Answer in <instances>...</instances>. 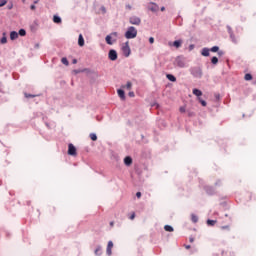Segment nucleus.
I'll list each match as a JSON object with an SVG mask.
<instances>
[{
  "instance_id": "20",
  "label": "nucleus",
  "mask_w": 256,
  "mask_h": 256,
  "mask_svg": "<svg viewBox=\"0 0 256 256\" xmlns=\"http://www.w3.org/2000/svg\"><path fill=\"white\" fill-rule=\"evenodd\" d=\"M166 78L168 79V81H171L172 83H175V81H177V78L173 74H167Z\"/></svg>"
},
{
  "instance_id": "52",
  "label": "nucleus",
  "mask_w": 256,
  "mask_h": 256,
  "mask_svg": "<svg viewBox=\"0 0 256 256\" xmlns=\"http://www.w3.org/2000/svg\"><path fill=\"white\" fill-rule=\"evenodd\" d=\"M160 11H165V6H162V7L160 8Z\"/></svg>"
},
{
  "instance_id": "11",
  "label": "nucleus",
  "mask_w": 256,
  "mask_h": 256,
  "mask_svg": "<svg viewBox=\"0 0 256 256\" xmlns=\"http://www.w3.org/2000/svg\"><path fill=\"white\" fill-rule=\"evenodd\" d=\"M204 190L206 191L207 195H215V188H213V186H205Z\"/></svg>"
},
{
  "instance_id": "32",
  "label": "nucleus",
  "mask_w": 256,
  "mask_h": 256,
  "mask_svg": "<svg viewBox=\"0 0 256 256\" xmlns=\"http://www.w3.org/2000/svg\"><path fill=\"white\" fill-rule=\"evenodd\" d=\"M61 63H63V65H69V60H67V58H65V57H63L62 59H61Z\"/></svg>"
},
{
  "instance_id": "42",
  "label": "nucleus",
  "mask_w": 256,
  "mask_h": 256,
  "mask_svg": "<svg viewBox=\"0 0 256 256\" xmlns=\"http://www.w3.org/2000/svg\"><path fill=\"white\" fill-rule=\"evenodd\" d=\"M30 9H31L32 11H35V9H36L35 4H32V5L30 6Z\"/></svg>"
},
{
  "instance_id": "10",
  "label": "nucleus",
  "mask_w": 256,
  "mask_h": 256,
  "mask_svg": "<svg viewBox=\"0 0 256 256\" xmlns=\"http://www.w3.org/2000/svg\"><path fill=\"white\" fill-rule=\"evenodd\" d=\"M124 164L126 167H131V165H133V158H131V156H126L124 158Z\"/></svg>"
},
{
  "instance_id": "27",
  "label": "nucleus",
  "mask_w": 256,
  "mask_h": 256,
  "mask_svg": "<svg viewBox=\"0 0 256 256\" xmlns=\"http://www.w3.org/2000/svg\"><path fill=\"white\" fill-rule=\"evenodd\" d=\"M215 223H217L216 220H211V219L207 220V225H209L210 227H213L215 225Z\"/></svg>"
},
{
  "instance_id": "34",
  "label": "nucleus",
  "mask_w": 256,
  "mask_h": 256,
  "mask_svg": "<svg viewBox=\"0 0 256 256\" xmlns=\"http://www.w3.org/2000/svg\"><path fill=\"white\" fill-rule=\"evenodd\" d=\"M90 139H92L93 141H97V134L90 133Z\"/></svg>"
},
{
  "instance_id": "56",
  "label": "nucleus",
  "mask_w": 256,
  "mask_h": 256,
  "mask_svg": "<svg viewBox=\"0 0 256 256\" xmlns=\"http://www.w3.org/2000/svg\"><path fill=\"white\" fill-rule=\"evenodd\" d=\"M111 227H113V222H110Z\"/></svg>"
},
{
  "instance_id": "25",
  "label": "nucleus",
  "mask_w": 256,
  "mask_h": 256,
  "mask_svg": "<svg viewBox=\"0 0 256 256\" xmlns=\"http://www.w3.org/2000/svg\"><path fill=\"white\" fill-rule=\"evenodd\" d=\"M164 230L168 231L169 233H173L174 229L172 228L171 225H165L164 226Z\"/></svg>"
},
{
  "instance_id": "1",
  "label": "nucleus",
  "mask_w": 256,
  "mask_h": 256,
  "mask_svg": "<svg viewBox=\"0 0 256 256\" xmlns=\"http://www.w3.org/2000/svg\"><path fill=\"white\" fill-rule=\"evenodd\" d=\"M174 66L179 69H185L187 67V58L185 56H177L174 60Z\"/></svg>"
},
{
  "instance_id": "39",
  "label": "nucleus",
  "mask_w": 256,
  "mask_h": 256,
  "mask_svg": "<svg viewBox=\"0 0 256 256\" xmlns=\"http://www.w3.org/2000/svg\"><path fill=\"white\" fill-rule=\"evenodd\" d=\"M195 49V45L194 44H190L189 45V51H193Z\"/></svg>"
},
{
  "instance_id": "7",
  "label": "nucleus",
  "mask_w": 256,
  "mask_h": 256,
  "mask_svg": "<svg viewBox=\"0 0 256 256\" xmlns=\"http://www.w3.org/2000/svg\"><path fill=\"white\" fill-rule=\"evenodd\" d=\"M148 9L149 11H152V13H157V11H159V5L155 2H150Z\"/></svg>"
},
{
  "instance_id": "6",
  "label": "nucleus",
  "mask_w": 256,
  "mask_h": 256,
  "mask_svg": "<svg viewBox=\"0 0 256 256\" xmlns=\"http://www.w3.org/2000/svg\"><path fill=\"white\" fill-rule=\"evenodd\" d=\"M129 24L130 25H141V18L138 16H131L129 18Z\"/></svg>"
},
{
  "instance_id": "47",
  "label": "nucleus",
  "mask_w": 256,
  "mask_h": 256,
  "mask_svg": "<svg viewBox=\"0 0 256 256\" xmlns=\"http://www.w3.org/2000/svg\"><path fill=\"white\" fill-rule=\"evenodd\" d=\"M136 197L139 199L141 197V192H137Z\"/></svg>"
},
{
  "instance_id": "4",
  "label": "nucleus",
  "mask_w": 256,
  "mask_h": 256,
  "mask_svg": "<svg viewBox=\"0 0 256 256\" xmlns=\"http://www.w3.org/2000/svg\"><path fill=\"white\" fill-rule=\"evenodd\" d=\"M119 34L117 32H112L106 36L105 41L107 45H113V43H117V37Z\"/></svg>"
},
{
  "instance_id": "44",
  "label": "nucleus",
  "mask_w": 256,
  "mask_h": 256,
  "mask_svg": "<svg viewBox=\"0 0 256 256\" xmlns=\"http://www.w3.org/2000/svg\"><path fill=\"white\" fill-rule=\"evenodd\" d=\"M221 229H222V230H225V229H228V230H229V225L221 226Z\"/></svg>"
},
{
  "instance_id": "3",
  "label": "nucleus",
  "mask_w": 256,
  "mask_h": 256,
  "mask_svg": "<svg viewBox=\"0 0 256 256\" xmlns=\"http://www.w3.org/2000/svg\"><path fill=\"white\" fill-rule=\"evenodd\" d=\"M126 39H135L137 37V28L134 26L128 27L127 31L125 32Z\"/></svg>"
},
{
  "instance_id": "21",
  "label": "nucleus",
  "mask_w": 256,
  "mask_h": 256,
  "mask_svg": "<svg viewBox=\"0 0 256 256\" xmlns=\"http://www.w3.org/2000/svg\"><path fill=\"white\" fill-rule=\"evenodd\" d=\"M132 87L133 83H131V81H128L125 86H122V89H127L128 91H131Z\"/></svg>"
},
{
  "instance_id": "16",
  "label": "nucleus",
  "mask_w": 256,
  "mask_h": 256,
  "mask_svg": "<svg viewBox=\"0 0 256 256\" xmlns=\"http://www.w3.org/2000/svg\"><path fill=\"white\" fill-rule=\"evenodd\" d=\"M117 94L122 99V101H125V90L124 89H118Z\"/></svg>"
},
{
  "instance_id": "49",
  "label": "nucleus",
  "mask_w": 256,
  "mask_h": 256,
  "mask_svg": "<svg viewBox=\"0 0 256 256\" xmlns=\"http://www.w3.org/2000/svg\"><path fill=\"white\" fill-rule=\"evenodd\" d=\"M190 243H193V241H195V238L194 237H190Z\"/></svg>"
},
{
  "instance_id": "54",
  "label": "nucleus",
  "mask_w": 256,
  "mask_h": 256,
  "mask_svg": "<svg viewBox=\"0 0 256 256\" xmlns=\"http://www.w3.org/2000/svg\"><path fill=\"white\" fill-rule=\"evenodd\" d=\"M37 3H39V0L34 1V4H35V5H37Z\"/></svg>"
},
{
  "instance_id": "31",
  "label": "nucleus",
  "mask_w": 256,
  "mask_h": 256,
  "mask_svg": "<svg viewBox=\"0 0 256 256\" xmlns=\"http://www.w3.org/2000/svg\"><path fill=\"white\" fill-rule=\"evenodd\" d=\"M226 29H227V32H228L229 35L233 34V28H231V26L227 25Z\"/></svg>"
},
{
  "instance_id": "36",
  "label": "nucleus",
  "mask_w": 256,
  "mask_h": 256,
  "mask_svg": "<svg viewBox=\"0 0 256 256\" xmlns=\"http://www.w3.org/2000/svg\"><path fill=\"white\" fill-rule=\"evenodd\" d=\"M7 5V0H0V7H5Z\"/></svg>"
},
{
  "instance_id": "55",
  "label": "nucleus",
  "mask_w": 256,
  "mask_h": 256,
  "mask_svg": "<svg viewBox=\"0 0 256 256\" xmlns=\"http://www.w3.org/2000/svg\"><path fill=\"white\" fill-rule=\"evenodd\" d=\"M102 11H104V13H105V7H102Z\"/></svg>"
},
{
  "instance_id": "5",
  "label": "nucleus",
  "mask_w": 256,
  "mask_h": 256,
  "mask_svg": "<svg viewBox=\"0 0 256 256\" xmlns=\"http://www.w3.org/2000/svg\"><path fill=\"white\" fill-rule=\"evenodd\" d=\"M122 52L124 57H129V55H131V48L129 47V42L123 44Z\"/></svg>"
},
{
  "instance_id": "18",
  "label": "nucleus",
  "mask_w": 256,
  "mask_h": 256,
  "mask_svg": "<svg viewBox=\"0 0 256 256\" xmlns=\"http://www.w3.org/2000/svg\"><path fill=\"white\" fill-rule=\"evenodd\" d=\"M53 22L56 23L57 25H60V23H62L61 16H59V15H54V16H53Z\"/></svg>"
},
{
  "instance_id": "13",
  "label": "nucleus",
  "mask_w": 256,
  "mask_h": 256,
  "mask_svg": "<svg viewBox=\"0 0 256 256\" xmlns=\"http://www.w3.org/2000/svg\"><path fill=\"white\" fill-rule=\"evenodd\" d=\"M210 52H211V50H210L209 48L205 47V48H203V49L201 50V55H202L203 57H209Z\"/></svg>"
},
{
  "instance_id": "17",
  "label": "nucleus",
  "mask_w": 256,
  "mask_h": 256,
  "mask_svg": "<svg viewBox=\"0 0 256 256\" xmlns=\"http://www.w3.org/2000/svg\"><path fill=\"white\" fill-rule=\"evenodd\" d=\"M94 253H95L96 256L103 255V248L101 246H97Z\"/></svg>"
},
{
  "instance_id": "19",
  "label": "nucleus",
  "mask_w": 256,
  "mask_h": 256,
  "mask_svg": "<svg viewBox=\"0 0 256 256\" xmlns=\"http://www.w3.org/2000/svg\"><path fill=\"white\" fill-rule=\"evenodd\" d=\"M181 45H183V40H175L173 42V47H176V49H179V47H181Z\"/></svg>"
},
{
  "instance_id": "41",
  "label": "nucleus",
  "mask_w": 256,
  "mask_h": 256,
  "mask_svg": "<svg viewBox=\"0 0 256 256\" xmlns=\"http://www.w3.org/2000/svg\"><path fill=\"white\" fill-rule=\"evenodd\" d=\"M128 95L129 97H135V92H129Z\"/></svg>"
},
{
  "instance_id": "9",
  "label": "nucleus",
  "mask_w": 256,
  "mask_h": 256,
  "mask_svg": "<svg viewBox=\"0 0 256 256\" xmlns=\"http://www.w3.org/2000/svg\"><path fill=\"white\" fill-rule=\"evenodd\" d=\"M68 155L75 156L77 155V148L73 144L68 145Z\"/></svg>"
},
{
  "instance_id": "37",
  "label": "nucleus",
  "mask_w": 256,
  "mask_h": 256,
  "mask_svg": "<svg viewBox=\"0 0 256 256\" xmlns=\"http://www.w3.org/2000/svg\"><path fill=\"white\" fill-rule=\"evenodd\" d=\"M217 53L219 57H223V55H225V52L223 50H218Z\"/></svg>"
},
{
  "instance_id": "15",
  "label": "nucleus",
  "mask_w": 256,
  "mask_h": 256,
  "mask_svg": "<svg viewBox=\"0 0 256 256\" xmlns=\"http://www.w3.org/2000/svg\"><path fill=\"white\" fill-rule=\"evenodd\" d=\"M19 38V33L17 31L10 32V39L11 41H15V39Z\"/></svg>"
},
{
  "instance_id": "28",
  "label": "nucleus",
  "mask_w": 256,
  "mask_h": 256,
  "mask_svg": "<svg viewBox=\"0 0 256 256\" xmlns=\"http://www.w3.org/2000/svg\"><path fill=\"white\" fill-rule=\"evenodd\" d=\"M245 81H251V79H253V75L251 74H245V77H244Z\"/></svg>"
},
{
  "instance_id": "26",
  "label": "nucleus",
  "mask_w": 256,
  "mask_h": 256,
  "mask_svg": "<svg viewBox=\"0 0 256 256\" xmlns=\"http://www.w3.org/2000/svg\"><path fill=\"white\" fill-rule=\"evenodd\" d=\"M191 221H192V223H197V221H199V217H197V215H195V214H192Z\"/></svg>"
},
{
  "instance_id": "53",
  "label": "nucleus",
  "mask_w": 256,
  "mask_h": 256,
  "mask_svg": "<svg viewBox=\"0 0 256 256\" xmlns=\"http://www.w3.org/2000/svg\"><path fill=\"white\" fill-rule=\"evenodd\" d=\"M185 248L186 249H191V245H186Z\"/></svg>"
},
{
  "instance_id": "23",
  "label": "nucleus",
  "mask_w": 256,
  "mask_h": 256,
  "mask_svg": "<svg viewBox=\"0 0 256 256\" xmlns=\"http://www.w3.org/2000/svg\"><path fill=\"white\" fill-rule=\"evenodd\" d=\"M18 35H20V37H25V35H27V31L22 28L18 31Z\"/></svg>"
},
{
  "instance_id": "8",
  "label": "nucleus",
  "mask_w": 256,
  "mask_h": 256,
  "mask_svg": "<svg viewBox=\"0 0 256 256\" xmlns=\"http://www.w3.org/2000/svg\"><path fill=\"white\" fill-rule=\"evenodd\" d=\"M108 58L110 59V61H117V51L111 49V50L108 52Z\"/></svg>"
},
{
  "instance_id": "50",
  "label": "nucleus",
  "mask_w": 256,
  "mask_h": 256,
  "mask_svg": "<svg viewBox=\"0 0 256 256\" xmlns=\"http://www.w3.org/2000/svg\"><path fill=\"white\" fill-rule=\"evenodd\" d=\"M73 65L77 64V59L72 60Z\"/></svg>"
},
{
  "instance_id": "48",
  "label": "nucleus",
  "mask_w": 256,
  "mask_h": 256,
  "mask_svg": "<svg viewBox=\"0 0 256 256\" xmlns=\"http://www.w3.org/2000/svg\"><path fill=\"white\" fill-rule=\"evenodd\" d=\"M130 219H131V220L135 219V213H133V214L130 216Z\"/></svg>"
},
{
  "instance_id": "40",
  "label": "nucleus",
  "mask_w": 256,
  "mask_h": 256,
  "mask_svg": "<svg viewBox=\"0 0 256 256\" xmlns=\"http://www.w3.org/2000/svg\"><path fill=\"white\" fill-rule=\"evenodd\" d=\"M149 43H151V44L155 43V38L150 37V38H149Z\"/></svg>"
},
{
  "instance_id": "12",
  "label": "nucleus",
  "mask_w": 256,
  "mask_h": 256,
  "mask_svg": "<svg viewBox=\"0 0 256 256\" xmlns=\"http://www.w3.org/2000/svg\"><path fill=\"white\" fill-rule=\"evenodd\" d=\"M113 249V241H109L108 242V245H107V248H106V254L108 255V256H111L112 255V250Z\"/></svg>"
},
{
  "instance_id": "46",
  "label": "nucleus",
  "mask_w": 256,
  "mask_h": 256,
  "mask_svg": "<svg viewBox=\"0 0 256 256\" xmlns=\"http://www.w3.org/2000/svg\"><path fill=\"white\" fill-rule=\"evenodd\" d=\"M7 8H8L9 10L13 9V4H9V5L7 6Z\"/></svg>"
},
{
  "instance_id": "58",
  "label": "nucleus",
  "mask_w": 256,
  "mask_h": 256,
  "mask_svg": "<svg viewBox=\"0 0 256 256\" xmlns=\"http://www.w3.org/2000/svg\"><path fill=\"white\" fill-rule=\"evenodd\" d=\"M46 125L49 127V124H48V123H46Z\"/></svg>"
},
{
  "instance_id": "35",
  "label": "nucleus",
  "mask_w": 256,
  "mask_h": 256,
  "mask_svg": "<svg viewBox=\"0 0 256 256\" xmlns=\"http://www.w3.org/2000/svg\"><path fill=\"white\" fill-rule=\"evenodd\" d=\"M199 102L201 103L202 107H207V102L201 98H199Z\"/></svg>"
},
{
  "instance_id": "45",
  "label": "nucleus",
  "mask_w": 256,
  "mask_h": 256,
  "mask_svg": "<svg viewBox=\"0 0 256 256\" xmlns=\"http://www.w3.org/2000/svg\"><path fill=\"white\" fill-rule=\"evenodd\" d=\"M180 113H185V107H180Z\"/></svg>"
},
{
  "instance_id": "24",
  "label": "nucleus",
  "mask_w": 256,
  "mask_h": 256,
  "mask_svg": "<svg viewBox=\"0 0 256 256\" xmlns=\"http://www.w3.org/2000/svg\"><path fill=\"white\" fill-rule=\"evenodd\" d=\"M211 63L212 65H217V63H219V58H217V56H213L211 58Z\"/></svg>"
},
{
  "instance_id": "2",
  "label": "nucleus",
  "mask_w": 256,
  "mask_h": 256,
  "mask_svg": "<svg viewBox=\"0 0 256 256\" xmlns=\"http://www.w3.org/2000/svg\"><path fill=\"white\" fill-rule=\"evenodd\" d=\"M189 72L195 79H201L203 77V69L199 66L191 67Z\"/></svg>"
},
{
  "instance_id": "29",
  "label": "nucleus",
  "mask_w": 256,
  "mask_h": 256,
  "mask_svg": "<svg viewBox=\"0 0 256 256\" xmlns=\"http://www.w3.org/2000/svg\"><path fill=\"white\" fill-rule=\"evenodd\" d=\"M229 36H230V39H231L232 43H237V38H235L234 33L230 34Z\"/></svg>"
},
{
  "instance_id": "22",
  "label": "nucleus",
  "mask_w": 256,
  "mask_h": 256,
  "mask_svg": "<svg viewBox=\"0 0 256 256\" xmlns=\"http://www.w3.org/2000/svg\"><path fill=\"white\" fill-rule=\"evenodd\" d=\"M193 95H196V97H201V95H203V92L197 88H194Z\"/></svg>"
},
{
  "instance_id": "51",
  "label": "nucleus",
  "mask_w": 256,
  "mask_h": 256,
  "mask_svg": "<svg viewBox=\"0 0 256 256\" xmlns=\"http://www.w3.org/2000/svg\"><path fill=\"white\" fill-rule=\"evenodd\" d=\"M219 185H221V182H215L216 187H219Z\"/></svg>"
},
{
  "instance_id": "33",
  "label": "nucleus",
  "mask_w": 256,
  "mask_h": 256,
  "mask_svg": "<svg viewBox=\"0 0 256 256\" xmlns=\"http://www.w3.org/2000/svg\"><path fill=\"white\" fill-rule=\"evenodd\" d=\"M5 35V33H4ZM0 43H2V45H5V43H7V37L6 36H3L0 40Z\"/></svg>"
},
{
  "instance_id": "14",
  "label": "nucleus",
  "mask_w": 256,
  "mask_h": 256,
  "mask_svg": "<svg viewBox=\"0 0 256 256\" xmlns=\"http://www.w3.org/2000/svg\"><path fill=\"white\" fill-rule=\"evenodd\" d=\"M78 45H79V47L85 46V39L83 38V34H80L78 37Z\"/></svg>"
},
{
  "instance_id": "30",
  "label": "nucleus",
  "mask_w": 256,
  "mask_h": 256,
  "mask_svg": "<svg viewBox=\"0 0 256 256\" xmlns=\"http://www.w3.org/2000/svg\"><path fill=\"white\" fill-rule=\"evenodd\" d=\"M210 51L212 53H217L219 51V46H213L212 48H210Z\"/></svg>"
},
{
  "instance_id": "43",
  "label": "nucleus",
  "mask_w": 256,
  "mask_h": 256,
  "mask_svg": "<svg viewBox=\"0 0 256 256\" xmlns=\"http://www.w3.org/2000/svg\"><path fill=\"white\" fill-rule=\"evenodd\" d=\"M126 9H128L129 11H131V9H132L131 4H127V5H126Z\"/></svg>"
},
{
  "instance_id": "38",
  "label": "nucleus",
  "mask_w": 256,
  "mask_h": 256,
  "mask_svg": "<svg viewBox=\"0 0 256 256\" xmlns=\"http://www.w3.org/2000/svg\"><path fill=\"white\" fill-rule=\"evenodd\" d=\"M24 95H25L26 99H30L31 97H35V95H33V94L25 93Z\"/></svg>"
},
{
  "instance_id": "57",
  "label": "nucleus",
  "mask_w": 256,
  "mask_h": 256,
  "mask_svg": "<svg viewBox=\"0 0 256 256\" xmlns=\"http://www.w3.org/2000/svg\"><path fill=\"white\" fill-rule=\"evenodd\" d=\"M225 217H229V215L225 214Z\"/></svg>"
}]
</instances>
